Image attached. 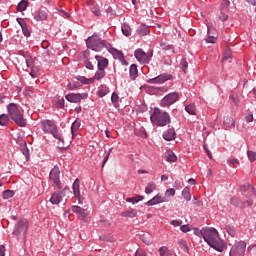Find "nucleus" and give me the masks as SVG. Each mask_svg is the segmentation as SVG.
I'll use <instances>...</instances> for the list:
<instances>
[{"instance_id": "09e8293b", "label": "nucleus", "mask_w": 256, "mask_h": 256, "mask_svg": "<svg viewBox=\"0 0 256 256\" xmlns=\"http://www.w3.org/2000/svg\"><path fill=\"white\" fill-rule=\"evenodd\" d=\"M180 231H182V233H189V231H191V226H189V224L182 225Z\"/></svg>"}, {"instance_id": "473e14b6", "label": "nucleus", "mask_w": 256, "mask_h": 256, "mask_svg": "<svg viewBox=\"0 0 256 256\" xmlns=\"http://www.w3.org/2000/svg\"><path fill=\"white\" fill-rule=\"evenodd\" d=\"M14 196H15V191H13V190H5L2 193L3 199H11Z\"/></svg>"}, {"instance_id": "aec40b11", "label": "nucleus", "mask_w": 256, "mask_h": 256, "mask_svg": "<svg viewBox=\"0 0 256 256\" xmlns=\"http://www.w3.org/2000/svg\"><path fill=\"white\" fill-rule=\"evenodd\" d=\"M129 75H130V79L132 81H135V79H137V77L139 76V70H137V65L136 64H132L130 66Z\"/></svg>"}, {"instance_id": "c85d7f7f", "label": "nucleus", "mask_w": 256, "mask_h": 256, "mask_svg": "<svg viewBox=\"0 0 256 256\" xmlns=\"http://www.w3.org/2000/svg\"><path fill=\"white\" fill-rule=\"evenodd\" d=\"M155 189H157V184H155V182H150L147 184V186L145 188V193L147 195H151V193H153V191H155Z\"/></svg>"}, {"instance_id": "338daca9", "label": "nucleus", "mask_w": 256, "mask_h": 256, "mask_svg": "<svg viewBox=\"0 0 256 256\" xmlns=\"http://www.w3.org/2000/svg\"><path fill=\"white\" fill-rule=\"evenodd\" d=\"M247 123H251L253 122V115L251 113H249L248 115H246L245 117Z\"/></svg>"}, {"instance_id": "412c9836", "label": "nucleus", "mask_w": 256, "mask_h": 256, "mask_svg": "<svg viewBox=\"0 0 256 256\" xmlns=\"http://www.w3.org/2000/svg\"><path fill=\"white\" fill-rule=\"evenodd\" d=\"M105 75H107V72L103 69H99L95 72L94 76L92 77L93 83L95 81H101V79H104Z\"/></svg>"}, {"instance_id": "49530a36", "label": "nucleus", "mask_w": 256, "mask_h": 256, "mask_svg": "<svg viewBox=\"0 0 256 256\" xmlns=\"http://www.w3.org/2000/svg\"><path fill=\"white\" fill-rule=\"evenodd\" d=\"M56 107H59L60 109H63V107H65V99L58 98L56 100Z\"/></svg>"}, {"instance_id": "13d9d810", "label": "nucleus", "mask_w": 256, "mask_h": 256, "mask_svg": "<svg viewBox=\"0 0 256 256\" xmlns=\"http://www.w3.org/2000/svg\"><path fill=\"white\" fill-rule=\"evenodd\" d=\"M37 73H39V69L35 67L31 69L30 75L32 76L33 79H35V77H37Z\"/></svg>"}, {"instance_id": "f8f14e48", "label": "nucleus", "mask_w": 256, "mask_h": 256, "mask_svg": "<svg viewBox=\"0 0 256 256\" xmlns=\"http://www.w3.org/2000/svg\"><path fill=\"white\" fill-rule=\"evenodd\" d=\"M179 101V93L172 92L166 95L160 102V105L162 107H170V105H173L174 103H177Z\"/></svg>"}, {"instance_id": "69168bd1", "label": "nucleus", "mask_w": 256, "mask_h": 256, "mask_svg": "<svg viewBox=\"0 0 256 256\" xmlns=\"http://www.w3.org/2000/svg\"><path fill=\"white\" fill-rule=\"evenodd\" d=\"M227 163L230 165H233V167H236L235 165L239 164V160L237 159H228Z\"/></svg>"}, {"instance_id": "a19ab883", "label": "nucleus", "mask_w": 256, "mask_h": 256, "mask_svg": "<svg viewBox=\"0 0 256 256\" xmlns=\"http://www.w3.org/2000/svg\"><path fill=\"white\" fill-rule=\"evenodd\" d=\"M111 101L114 107H119V95H117V93H112Z\"/></svg>"}, {"instance_id": "5701e85b", "label": "nucleus", "mask_w": 256, "mask_h": 256, "mask_svg": "<svg viewBox=\"0 0 256 256\" xmlns=\"http://www.w3.org/2000/svg\"><path fill=\"white\" fill-rule=\"evenodd\" d=\"M79 127H81V121L76 120L71 125V133L72 137H77V131H79Z\"/></svg>"}, {"instance_id": "b1692460", "label": "nucleus", "mask_w": 256, "mask_h": 256, "mask_svg": "<svg viewBox=\"0 0 256 256\" xmlns=\"http://www.w3.org/2000/svg\"><path fill=\"white\" fill-rule=\"evenodd\" d=\"M224 127H226V129L235 127V120H233V117L231 116L224 117Z\"/></svg>"}, {"instance_id": "ea45409f", "label": "nucleus", "mask_w": 256, "mask_h": 256, "mask_svg": "<svg viewBox=\"0 0 256 256\" xmlns=\"http://www.w3.org/2000/svg\"><path fill=\"white\" fill-rule=\"evenodd\" d=\"M230 5H231V2L229 0H222L221 11H229Z\"/></svg>"}, {"instance_id": "e2e57ef3", "label": "nucleus", "mask_w": 256, "mask_h": 256, "mask_svg": "<svg viewBox=\"0 0 256 256\" xmlns=\"http://www.w3.org/2000/svg\"><path fill=\"white\" fill-rule=\"evenodd\" d=\"M229 59H231V51H226L225 52V54H224V56H223V58H222V61H227V60H229Z\"/></svg>"}, {"instance_id": "603ef678", "label": "nucleus", "mask_w": 256, "mask_h": 256, "mask_svg": "<svg viewBox=\"0 0 256 256\" xmlns=\"http://www.w3.org/2000/svg\"><path fill=\"white\" fill-rule=\"evenodd\" d=\"M170 225H173V227H181V225H183V221H181V220H172L170 222Z\"/></svg>"}, {"instance_id": "c756f323", "label": "nucleus", "mask_w": 256, "mask_h": 256, "mask_svg": "<svg viewBox=\"0 0 256 256\" xmlns=\"http://www.w3.org/2000/svg\"><path fill=\"white\" fill-rule=\"evenodd\" d=\"M166 159L169 163H175L177 161V155L171 150L166 152Z\"/></svg>"}, {"instance_id": "79ce46f5", "label": "nucleus", "mask_w": 256, "mask_h": 256, "mask_svg": "<svg viewBox=\"0 0 256 256\" xmlns=\"http://www.w3.org/2000/svg\"><path fill=\"white\" fill-rule=\"evenodd\" d=\"M225 230L228 233V235H230V237H235V227H233L231 225H227L225 227Z\"/></svg>"}, {"instance_id": "1a4fd4ad", "label": "nucleus", "mask_w": 256, "mask_h": 256, "mask_svg": "<svg viewBox=\"0 0 256 256\" xmlns=\"http://www.w3.org/2000/svg\"><path fill=\"white\" fill-rule=\"evenodd\" d=\"M134 57L139 63L147 64L151 61V57H153V52L147 53L143 51V49L138 48L134 51Z\"/></svg>"}, {"instance_id": "0eeeda50", "label": "nucleus", "mask_w": 256, "mask_h": 256, "mask_svg": "<svg viewBox=\"0 0 256 256\" xmlns=\"http://www.w3.org/2000/svg\"><path fill=\"white\" fill-rule=\"evenodd\" d=\"M247 249V243L243 240L235 242L232 246L229 256H245V251Z\"/></svg>"}, {"instance_id": "20e7f679", "label": "nucleus", "mask_w": 256, "mask_h": 256, "mask_svg": "<svg viewBox=\"0 0 256 256\" xmlns=\"http://www.w3.org/2000/svg\"><path fill=\"white\" fill-rule=\"evenodd\" d=\"M86 45L88 49H92V51H96L97 53L103 51V49H111V44L107 42V40H103L97 35L88 37L86 40Z\"/></svg>"}, {"instance_id": "e433bc0d", "label": "nucleus", "mask_w": 256, "mask_h": 256, "mask_svg": "<svg viewBox=\"0 0 256 256\" xmlns=\"http://www.w3.org/2000/svg\"><path fill=\"white\" fill-rule=\"evenodd\" d=\"M7 123H9V116H7V114L0 115V125L2 127H5V125H7Z\"/></svg>"}, {"instance_id": "a18cd8bd", "label": "nucleus", "mask_w": 256, "mask_h": 256, "mask_svg": "<svg viewBox=\"0 0 256 256\" xmlns=\"http://www.w3.org/2000/svg\"><path fill=\"white\" fill-rule=\"evenodd\" d=\"M84 65L86 67V69H89L90 71H93L94 66L93 63H91V61H89V59H84Z\"/></svg>"}, {"instance_id": "72a5a7b5", "label": "nucleus", "mask_w": 256, "mask_h": 256, "mask_svg": "<svg viewBox=\"0 0 256 256\" xmlns=\"http://www.w3.org/2000/svg\"><path fill=\"white\" fill-rule=\"evenodd\" d=\"M122 33L125 37H130L131 35V27L127 24L122 25Z\"/></svg>"}, {"instance_id": "4be33fe9", "label": "nucleus", "mask_w": 256, "mask_h": 256, "mask_svg": "<svg viewBox=\"0 0 256 256\" xmlns=\"http://www.w3.org/2000/svg\"><path fill=\"white\" fill-rule=\"evenodd\" d=\"M121 217H128L129 219H134V217H137V209L130 208L129 210L122 212Z\"/></svg>"}, {"instance_id": "39448f33", "label": "nucleus", "mask_w": 256, "mask_h": 256, "mask_svg": "<svg viewBox=\"0 0 256 256\" xmlns=\"http://www.w3.org/2000/svg\"><path fill=\"white\" fill-rule=\"evenodd\" d=\"M7 109L12 121L15 122L16 125H18L19 127H26L27 120L25 119V117H23V112L21 111V109H19L17 104L10 103L7 106Z\"/></svg>"}, {"instance_id": "a878e982", "label": "nucleus", "mask_w": 256, "mask_h": 256, "mask_svg": "<svg viewBox=\"0 0 256 256\" xmlns=\"http://www.w3.org/2000/svg\"><path fill=\"white\" fill-rule=\"evenodd\" d=\"M182 197L185 201H191V188L186 186L182 191Z\"/></svg>"}, {"instance_id": "864d4df0", "label": "nucleus", "mask_w": 256, "mask_h": 256, "mask_svg": "<svg viewBox=\"0 0 256 256\" xmlns=\"http://www.w3.org/2000/svg\"><path fill=\"white\" fill-rule=\"evenodd\" d=\"M92 13H93V15H95L96 17H101V10L99 9V7H93V8H92Z\"/></svg>"}, {"instance_id": "c9c22d12", "label": "nucleus", "mask_w": 256, "mask_h": 256, "mask_svg": "<svg viewBox=\"0 0 256 256\" xmlns=\"http://www.w3.org/2000/svg\"><path fill=\"white\" fill-rule=\"evenodd\" d=\"M137 31H138L139 35L145 36L149 33V27L142 25L138 28Z\"/></svg>"}, {"instance_id": "6ab92c4d", "label": "nucleus", "mask_w": 256, "mask_h": 256, "mask_svg": "<svg viewBox=\"0 0 256 256\" xmlns=\"http://www.w3.org/2000/svg\"><path fill=\"white\" fill-rule=\"evenodd\" d=\"M175 135H177L175 130L168 129L163 133L162 137L165 139V141H173L175 139Z\"/></svg>"}, {"instance_id": "6e6552de", "label": "nucleus", "mask_w": 256, "mask_h": 256, "mask_svg": "<svg viewBox=\"0 0 256 256\" xmlns=\"http://www.w3.org/2000/svg\"><path fill=\"white\" fill-rule=\"evenodd\" d=\"M29 231V221L23 219L20 220L14 227L13 233L19 237V235H23V237H27V232Z\"/></svg>"}, {"instance_id": "de8ad7c7", "label": "nucleus", "mask_w": 256, "mask_h": 256, "mask_svg": "<svg viewBox=\"0 0 256 256\" xmlns=\"http://www.w3.org/2000/svg\"><path fill=\"white\" fill-rule=\"evenodd\" d=\"M21 29H22V33L25 37H31V31H29L27 24L25 26H22Z\"/></svg>"}, {"instance_id": "ddd939ff", "label": "nucleus", "mask_w": 256, "mask_h": 256, "mask_svg": "<svg viewBox=\"0 0 256 256\" xmlns=\"http://www.w3.org/2000/svg\"><path fill=\"white\" fill-rule=\"evenodd\" d=\"M87 93H70L65 96V99L69 101V103H81L83 99H87Z\"/></svg>"}, {"instance_id": "2eb2a0df", "label": "nucleus", "mask_w": 256, "mask_h": 256, "mask_svg": "<svg viewBox=\"0 0 256 256\" xmlns=\"http://www.w3.org/2000/svg\"><path fill=\"white\" fill-rule=\"evenodd\" d=\"M167 201H169V198L163 197L161 194H156L152 199L146 202V205H148V207H153V205H159V203H167Z\"/></svg>"}, {"instance_id": "37998d69", "label": "nucleus", "mask_w": 256, "mask_h": 256, "mask_svg": "<svg viewBox=\"0 0 256 256\" xmlns=\"http://www.w3.org/2000/svg\"><path fill=\"white\" fill-rule=\"evenodd\" d=\"M166 199H169V197H175V188H169L165 191Z\"/></svg>"}, {"instance_id": "8fccbe9b", "label": "nucleus", "mask_w": 256, "mask_h": 256, "mask_svg": "<svg viewBox=\"0 0 256 256\" xmlns=\"http://www.w3.org/2000/svg\"><path fill=\"white\" fill-rule=\"evenodd\" d=\"M247 155H248V159L250 161H256V152H253V151H248L247 152Z\"/></svg>"}, {"instance_id": "680f3d73", "label": "nucleus", "mask_w": 256, "mask_h": 256, "mask_svg": "<svg viewBox=\"0 0 256 256\" xmlns=\"http://www.w3.org/2000/svg\"><path fill=\"white\" fill-rule=\"evenodd\" d=\"M219 19H220V21H227V19H229V15H227L223 11H221Z\"/></svg>"}, {"instance_id": "3c124183", "label": "nucleus", "mask_w": 256, "mask_h": 256, "mask_svg": "<svg viewBox=\"0 0 256 256\" xmlns=\"http://www.w3.org/2000/svg\"><path fill=\"white\" fill-rule=\"evenodd\" d=\"M109 93V88H103L98 91V96L99 97H105Z\"/></svg>"}, {"instance_id": "f03ea898", "label": "nucleus", "mask_w": 256, "mask_h": 256, "mask_svg": "<svg viewBox=\"0 0 256 256\" xmlns=\"http://www.w3.org/2000/svg\"><path fill=\"white\" fill-rule=\"evenodd\" d=\"M204 241L218 253H223L227 249V244L219 238V232L215 228H206Z\"/></svg>"}, {"instance_id": "0e129e2a", "label": "nucleus", "mask_w": 256, "mask_h": 256, "mask_svg": "<svg viewBox=\"0 0 256 256\" xmlns=\"http://www.w3.org/2000/svg\"><path fill=\"white\" fill-rule=\"evenodd\" d=\"M160 47L164 50V51H169L170 49H172V46L169 44H165V43H161Z\"/></svg>"}, {"instance_id": "2f4dec72", "label": "nucleus", "mask_w": 256, "mask_h": 256, "mask_svg": "<svg viewBox=\"0 0 256 256\" xmlns=\"http://www.w3.org/2000/svg\"><path fill=\"white\" fill-rule=\"evenodd\" d=\"M159 253L160 256H173V254H171V251H169V248H167L166 246L160 247Z\"/></svg>"}, {"instance_id": "393cba45", "label": "nucleus", "mask_w": 256, "mask_h": 256, "mask_svg": "<svg viewBox=\"0 0 256 256\" xmlns=\"http://www.w3.org/2000/svg\"><path fill=\"white\" fill-rule=\"evenodd\" d=\"M73 193L75 197H81V191L79 190V178H77L72 185Z\"/></svg>"}, {"instance_id": "cd10ccee", "label": "nucleus", "mask_w": 256, "mask_h": 256, "mask_svg": "<svg viewBox=\"0 0 256 256\" xmlns=\"http://www.w3.org/2000/svg\"><path fill=\"white\" fill-rule=\"evenodd\" d=\"M27 7H29V2H27L26 0H22L17 5V11L23 13V11H26Z\"/></svg>"}, {"instance_id": "5fc2aeb1", "label": "nucleus", "mask_w": 256, "mask_h": 256, "mask_svg": "<svg viewBox=\"0 0 256 256\" xmlns=\"http://www.w3.org/2000/svg\"><path fill=\"white\" fill-rule=\"evenodd\" d=\"M247 251L248 253H253V255H256V244L248 246Z\"/></svg>"}, {"instance_id": "052dcab7", "label": "nucleus", "mask_w": 256, "mask_h": 256, "mask_svg": "<svg viewBox=\"0 0 256 256\" xmlns=\"http://www.w3.org/2000/svg\"><path fill=\"white\" fill-rule=\"evenodd\" d=\"M135 256H147V252H145V250H143V249H138L135 252Z\"/></svg>"}, {"instance_id": "f257e3e1", "label": "nucleus", "mask_w": 256, "mask_h": 256, "mask_svg": "<svg viewBox=\"0 0 256 256\" xmlns=\"http://www.w3.org/2000/svg\"><path fill=\"white\" fill-rule=\"evenodd\" d=\"M242 196H233L230 198V204L238 209H247L253 205V199L255 197V188L251 184H245L241 187Z\"/></svg>"}, {"instance_id": "9d476101", "label": "nucleus", "mask_w": 256, "mask_h": 256, "mask_svg": "<svg viewBox=\"0 0 256 256\" xmlns=\"http://www.w3.org/2000/svg\"><path fill=\"white\" fill-rule=\"evenodd\" d=\"M67 193H69V188L65 187L62 191H56L53 192L51 198H50V203L52 205H59L63 199L67 196Z\"/></svg>"}, {"instance_id": "58836bf2", "label": "nucleus", "mask_w": 256, "mask_h": 256, "mask_svg": "<svg viewBox=\"0 0 256 256\" xmlns=\"http://www.w3.org/2000/svg\"><path fill=\"white\" fill-rule=\"evenodd\" d=\"M185 111L189 113V115H195V104H190L185 107Z\"/></svg>"}, {"instance_id": "7c9ffc66", "label": "nucleus", "mask_w": 256, "mask_h": 256, "mask_svg": "<svg viewBox=\"0 0 256 256\" xmlns=\"http://www.w3.org/2000/svg\"><path fill=\"white\" fill-rule=\"evenodd\" d=\"M139 201H143V196L138 195L136 197L126 198V202L132 203V205H135V203H139Z\"/></svg>"}, {"instance_id": "c03bdc74", "label": "nucleus", "mask_w": 256, "mask_h": 256, "mask_svg": "<svg viewBox=\"0 0 256 256\" xmlns=\"http://www.w3.org/2000/svg\"><path fill=\"white\" fill-rule=\"evenodd\" d=\"M180 65L184 71V73H187V69L189 67V63H187V60L185 58H183L180 62Z\"/></svg>"}, {"instance_id": "bf43d9fd", "label": "nucleus", "mask_w": 256, "mask_h": 256, "mask_svg": "<svg viewBox=\"0 0 256 256\" xmlns=\"http://www.w3.org/2000/svg\"><path fill=\"white\" fill-rule=\"evenodd\" d=\"M17 23L20 25L21 28L27 25V22H25V19L23 18H17L16 19Z\"/></svg>"}, {"instance_id": "4468645a", "label": "nucleus", "mask_w": 256, "mask_h": 256, "mask_svg": "<svg viewBox=\"0 0 256 256\" xmlns=\"http://www.w3.org/2000/svg\"><path fill=\"white\" fill-rule=\"evenodd\" d=\"M72 211L73 213H76L78 215V219H80V221H84L85 223H87V217H89V211H87V209H83L80 206H72Z\"/></svg>"}, {"instance_id": "f704fd0d", "label": "nucleus", "mask_w": 256, "mask_h": 256, "mask_svg": "<svg viewBox=\"0 0 256 256\" xmlns=\"http://www.w3.org/2000/svg\"><path fill=\"white\" fill-rule=\"evenodd\" d=\"M206 230L207 228H203L202 230H200L199 228H195L194 235H196V237H203V239H205Z\"/></svg>"}, {"instance_id": "4c0bfd02", "label": "nucleus", "mask_w": 256, "mask_h": 256, "mask_svg": "<svg viewBox=\"0 0 256 256\" xmlns=\"http://www.w3.org/2000/svg\"><path fill=\"white\" fill-rule=\"evenodd\" d=\"M230 99L232 100V102L234 103V105H239V103L241 102V100H239V94H238V93H235V92H233V93L230 95Z\"/></svg>"}, {"instance_id": "dca6fc26", "label": "nucleus", "mask_w": 256, "mask_h": 256, "mask_svg": "<svg viewBox=\"0 0 256 256\" xmlns=\"http://www.w3.org/2000/svg\"><path fill=\"white\" fill-rule=\"evenodd\" d=\"M95 59L97 61L98 69H102L105 71V69H107V67H109V59H107L101 55H96Z\"/></svg>"}, {"instance_id": "f3484780", "label": "nucleus", "mask_w": 256, "mask_h": 256, "mask_svg": "<svg viewBox=\"0 0 256 256\" xmlns=\"http://www.w3.org/2000/svg\"><path fill=\"white\" fill-rule=\"evenodd\" d=\"M108 51L111 53V55H113L114 59H118L121 61L123 65H127V61L125 60V56L123 55V52L115 48L109 49Z\"/></svg>"}, {"instance_id": "4d7b16f0", "label": "nucleus", "mask_w": 256, "mask_h": 256, "mask_svg": "<svg viewBox=\"0 0 256 256\" xmlns=\"http://www.w3.org/2000/svg\"><path fill=\"white\" fill-rule=\"evenodd\" d=\"M217 41V37L209 35L206 38V43H215Z\"/></svg>"}, {"instance_id": "6e6d98bb", "label": "nucleus", "mask_w": 256, "mask_h": 256, "mask_svg": "<svg viewBox=\"0 0 256 256\" xmlns=\"http://www.w3.org/2000/svg\"><path fill=\"white\" fill-rule=\"evenodd\" d=\"M21 152L23 153V155H24L26 161H29V149H27V148H22V149H21Z\"/></svg>"}, {"instance_id": "9b49d317", "label": "nucleus", "mask_w": 256, "mask_h": 256, "mask_svg": "<svg viewBox=\"0 0 256 256\" xmlns=\"http://www.w3.org/2000/svg\"><path fill=\"white\" fill-rule=\"evenodd\" d=\"M61 171L59 170V167L54 166L49 174L50 181L57 186L58 189H62L61 186Z\"/></svg>"}, {"instance_id": "bb28decb", "label": "nucleus", "mask_w": 256, "mask_h": 256, "mask_svg": "<svg viewBox=\"0 0 256 256\" xmlns=\"http://www.w3.org/2000/svg\"><path fill=\"white\" fill-rule=\"evenodd\" d=\"M77 81L82 83V85H93V79L92 78H86L85 76H78Z\"/></svg>"}, {"instance_id": "423d86ee", "label": "nucleus", "mask_w": 256, "mask_h": 256, "mask_svg": "<svg viewBox=\"0 0 256 256\" xmlns=\"http://www.w3.org/2000/svg\"><path fill=\"white\" fill-rule=\"evenodd\" d=\"M41 125L44 133H50L55 139H58V141H62V143L63 141H65L61 133H59V130H57V125L55 124V122L51 120H43L41 122Z\"/></svg>"}, {"instance_id": "a211bd4d", "label": "nucleus", "mask_w": 256, "mask_h": 256, "mask_svg": "<svg viewBox=\"0 0 256 256\" xmlns=\"http://www.w3.org/2000/svg\"><path fill=\"white\" fill-rule=\"evenodd\" d=\"M165 81H169V77H167V75L165 74H161L155 78L148 80V83L161 84V83H165Z\"/></svg>"}, {"instance_id": "774afa93", "label": "nucleus", "mask_w": 256, "mask_h": 256, "mask_svg": "<svg viewBox=\"0 0 256 256\" xmlns=\"http://www.w3.org/2000/svg\"><path fill=\"white\" fill-rule=\"evenodd\" d=\"M0 256H5V246L4 245L0 246Z\"/></svg>"}, {"instance_id": "7ed1b4c3", "label": "nucleus", "mask_w": 256, "mask_h": 256, "mask_svg": "<svg viewBox=\"0 0 256 256\" xmlns=\"http://www.w3.org/2000/svg\"><path fill=\"white\" fill-rule=\"evenodd\" d=\"M150 121L152 125H155L156 127H166V125H171V115H169L168 112L154 107L150 111Z\"/></svg>"}]
</instances>
